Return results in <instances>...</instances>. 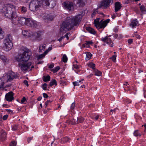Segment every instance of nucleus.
<instances>
[{
	"label": "nucleus",
	"instance_id": "69168bd1",
	"mask_svg": "<svg viewBox=\"0 0 146 146\" xmlns=\"http://www.w3.org/2000/svg\"><path fill=\"white\" fill-rule=\"evenodd\" d=\"M33 137H29L27 139V141L29 143H30L31 141L32 140Z\"/></svg>",
	"mask_w": 146,
	"mask_h": 146
},
{
	"label": "nucleus",
	"instance_id": "8fccbe9b",
	"mask_svg": "<svg viewBox=\"0 0 146 146\" xmlns=\"http://www.w3.org/2000/svg\"><path fill=\"white\" fill-rule=\"evenodd\" d=\"M18 128V126L17 125H13L12 127V129L13 130H16Z\"/></svg>",
	"mask_w": 146,
	"mask_h": 146
},
{
	"label": "nucleus",
	"instance_id": "13d9d810",
	"mask_svg": "<svg viewBox=\"0 0 146 146\" xmlns=\"http://www.w3.org/2000/svg\"><path fill=\"white\" fill-rule=\"evenodd\" d=\"M48 67L50 68H53L54 66V64H48Z\"/></svg>",
	"mask_w": 146,
	"mask_h": 146
},
{
	"label": "nucleus",
	"instance_id": "c03bdc74",
	"mask_svg": "<svg viewBox=\"0 0 146 146\" xmlns=\"http://www.w3.org/2000/svg\"><path fill=\"white\" fill-rule=\"evenodd\" d=\"M110 58L113 62H115L116 59V56L115 55H114Z\"/></svg>",
	"mask_w": 146,
	"mask_h": 146
},
{
	"label": "nucleus",
	"instance_id": "4d7b16f0",
	"mask_svg": "<svg viewBox=\"0 0 146 146\" xmlns=\"http://www.w3.org/2000/svg\"><path fill=\"white\" fill-rule=\"evenodd\" d=\"M8 117V115H6L3 116V120H7Z\"/></svg>",
	"mask_w": 146,
	"mask_h": 146
},
{
	"label": "nucleus",
	"instance_id": "2eb2a0df",
	"mask_svg": "<svg viewBox=\"0 0 146 146\" xmlns=\"http://www.w3.org/2000/svg\"><path fill=\"white\" fill-rule=\"evenodd\" d=\"M23 35L26 38H33V32L30 31L24 30L22 32Z\"/></svg>",
	"mask_w": 146,
	"mask_h": 146
},
{
	"label": "nucleus",
	"instance_id": "a211bd4d",
	"mask_svg": "<svg viewBox=\"0 0 146 146\" xmlns=\"http://www.w3.org/2000/svg\"><path fill=\"white\" fill-rule=\"evenodd\" d=\"M139 22L136 19H134L131 20L129 23L130 26L132 28H135L136 27L138 24Z\"/></svg>",
	"mask_w": 146,
	"mask_h": 146
},
{
	"label": "nucleus",
	"instance_id": "4468645a",
	"mask_svg": "<svg viewBox=\"0 0 146 146\" xmlns=\"http://www.w3.org/2000/svg\"><path fill=\"white\" fill-rule=\"evenodd\" d=\"M43 33L41 31H38L37 32H33V37H35L38 40H40L42 39V36Z\"/></svg>",
	"mask_w": 146,
	"mask_h": 146
},
{
	"label": "nucleus",
	"instance_id": "49530a36",
	"mask_svg": "<svg viewBox=\"0 0 146 146\" xmlns=\"http://www.w3.org/2000/svg\"><path fill=\"white\" fill-rule=\"evenodd\" d=\"M140 10L142 12L145 11V7L143 5H141L140 7Z\"/></svg>",
	"mask_w": 146,
	"mask_h": 146
},
{
	"label": "nucleus",
	"instance_id": "4c0bfd02",
	"mask_svg": "<svg viewBox=\"0 0 146 146\" xmlns=\"http://www.w3.org/2000/svg\"><path fill=\"white\" fill-rule=\"evenodd\" d=\"M68 58L66 54H64L62 57V61L64 62H67Z\"/></svg>",
	"mask_w": 146,
	"mask_h": 146
},
{
	"label": "nucleus",
	"instance_id": "412c9836",
	"mask_svg": "<svg viewBox=\"0 0 146 146\" xmlns=\"http://www.w3.org/2000/svg\"><path fill=\"white\" fill-rule=\"evenodd\" d=\"M121 7L120 3L118 2H116L115 6V12L116 13L119 10Z\"/></svg>",
	"mask_w": 146,
	"mask_h": 146
},
{
	"label": "nucleus",
	"instance_id": "6e6d98bb",
	"mask_svg": "<svg viewBox=\"0 0 146 146\" xmlns=\"http://www.w3.org/2000/svg\"><path fill=\"white\" fill-rule=\"evenodd\" d=\"M75 106V103L74 102L73 103L71 106L70 108L71 109L73 110L74 109Z\"/></svg>",
	"mask_w": 146,
	"mask_h": 146
},
{
	"label": "nucleus",
	"instance_id": "c756f323",
	"mask_svg": "<svg viewBox=\"0 0 146 146\" xmlns=\"http://www.w3.org/2000/svg\"><path fill=\"white\" fill-rule=\"evenodd\" d=\"M84 120V119L82 117H78L76 123H79L83 122Z\"/></svg>",
	"mask_w": 146,
	"mask_h": 146
},
{
	"label": "nucleus",
	"instance_id": "39448f33",
	"mask_svg": "<svg viewBox=\"0 0 146 146\" xmlns=\"http://www.w3.org/2000/svg\"><path fill=\"white\" fill-rule=\"evenodd\" d=\"M30 54L29 52H24L22 54H19L16 57V59L20 62H23L28 61L30 58Z\"/></svg>",
	"mask_w": 146,
	"mask_h": 146
},
{
	"label": "nucleus",
	"instance_id": "2f4dec72",
	"mask_svg": "<svg viewBox=\"0 0 146 146\" xmlns=\"http://www.w3.org/2000/svg\"><path fill=\"white\" fill-rule=\"evenodd\" d=\"M43 79L44 82H46L50 80V77L49 76H44L43 77Z\"/></svg>",
	"mask_w": 146,
	"mask_h": 146
},
{
	"label": "nucleus",
	"instance_id": "09e8293b",
	"mask_svg": "<svg viewBox=\"0 0 146 146\" xmlns=\"http://www.w3.org/2000/svg\"><path fill=\"white\" fill-rule=\"evenodd\" d=\"M5 111L7 112L8 113L12 114L13 113V111L10 109H5Z\"/></svg>",
	"mask_w": 146,
	"mask_h": 146
},
{
	"label": "nucleus",
	"instance_id": "a19ab883",
	"mask_svg": "<svg viewBox=\"0 0 146 146\" xmlns=\"http://www.w3.org/2000/svg\"><path fill=\"white\" fill-rule=\"evenodd\" d=\"M26 101V98L25 97H24L21 99V102L22 104H24L25 103Z\"/></svg>",
	"mask_w": 146,
	"mask_h": 146
},
{
	"label": "nucleus",
	"instance_id": "052dcab7",
	"mask_svg": "<svg viewBox=\"0 0 146 146\" xmlns=\"http://www.w3.org/2000/svg\"><path fill=\"white\" fill-rule=\"evenodd\" d=\"M86 41L87 43L88 44L89 46L90 44H92L93 43L92 41Z\"/></svg>",
	"mask_w": 146,
	"mask_h": 146
},
{
	"label": "nucleus",
	"instance_id": "603ef678",
	"mask_svg": "<svg viewBox=\"0 0 146 146\" xmlns=\"http://www.w3.org/2000/svg\"><path fill=\"white\" fill-rule=\"evenodd\" d=\"M2 33L3 31H2V29L0 28V39L2 38L3 36Z\"/></svg>",
	"mask_w": 146,
	"mask_h": 146
},
{
	"label": "nucleus",
	"instance_id": "e433bc0d",
	"mask_svg": "<svg viewBox=\"0 0 146 146\" xmlns=\"http://www.w3.org/2000/svg\"><path fill=\"white\" fill-rule=\"evenodd\" d=\"M98 13V11L97 9H95L93 13H92L91 17L92 18L94 17Z\"/></svg>",
	"mask_w": 146,
	"mask_h": 146
},
{
	"label": "nucleus",
	"instance_id": "b1692460",
	"mask_svg": "<svg viewBox=\"0 0 146 146\" xmlns=\"http://www.w3.org/2000/svg\"><path fill=\"white\" fill-rule=\"evenodd\" d=\"M93 72L94 73V75L96 76H100L102 75L101 72L97 69H94L93 70Z\"/></svg>",
	"mask_w": 146,
	"mask_h": 146
},
{
	"label": "nucleus",
	"instance_id": "0e129e2a",
	"mask_svg": "<svg viewBox=\"0 0 146 146\" xmlns=\"http://www.w3.org/2000/svg\"><path fill=\"white\" fill-rule=\"evenodd\" d=\"M128 43L129 44H131L133 42V40L132 39H129L128 40Z\"/></svg>",
	"mask_w": 146,
	"mask_h": 146
},
{
	"label": "nucleus",
	"instance_id": "c9c22d12",
	"mask_svg": "<svg viewBox=\"0 0 146 146\" xmlns=\"http://www.w3.org/2000/svg\"><path fill=\"white\" fill-rule=\"evenodd\" d=\"M88 66L89 67L93 69L94 70L95 69L94 68L95 66V65L93 63H89L88 64Z\"/></svg>",
	"mask_w": 146,
	"mask_h": 146
},
{
	"label": "nucleus",
	"instance_id": "dca6fc26",
	"mask_svg": "<svg viewBox=\"0 0 146 146\" xmlns=\"http://www.w3.org/2000/svg\"><path fill=\"white\" fill-rule=\"evenodd\" d=\"M5 98L6 100L9 102H11L13 100V92H11L6 94Z\"/></svg>",
	"mask_w": 146,
	"mask_h": 146
},
{
	"label": "nucleus",
	"instance_id": "864d4df0",
	"mask_svg": "<svg viewBox=\"0 0 146 146\" xmlns=\"http://www.w3.org/2000/svg\"><path fill=\"white\" fill-rule=\"evenodd\" d=\"M51 101L50 100H48L45 103V107L46 108L47 105L51 103Z\"/></svg>",
	"mask_w": 146,
	"mask_h": 146
},
{
	"label": "nucleus",
	"instance_id": "ddd939ff",
	"mask_svg": "<svg viewBox=\"0 0 146 146\" xmlns=\"http://www.w3.org/2000/svg\"><path fill=\"white\" fill-rule=\"evenodd\" d=\"M26 25L33 28H36L37 26L36 21L32 20L30 18H27Z\"/></svg>",
	"mask_w": 146,
	"mask_h": 146
},
{
	"label": "nucleus",
	"instance_id": "72a5a7b5",
	"mask_svg": "<svg viewBox=\"0 0 146 146\" xmlns=\"http://www.w3.org/2000/svg\"><path fill=\"white\" fill-rule=\"evenodd\" d=\"M60 69V68L59 66H58L52 69L51 71L54 73H55L57 72Z\"/></svg>",
	"mask_w": 146,
	"mask_h": 146
},
{
	"label": "nucleus",
	"instance_id": "ea45409f",
	"mask_svg": "<svg viewBox=\"0 0 146 146\" xmlns=\"http://www.w3.org/2000/svg\"><path fill=\"white\" fill-rule=\"evenodd\" d=\"M20 9L21 10V11L23 13H25L27 11V8L26 7L23 6Z\"/></svg>",
	"mask_w": 146,
	"mask_h": 146
},
{
	"label": "nucleus",
	"instance_id": "393cba45",
	"mask_svg": "<svg viewBox=\"0 0 146 146\" xmlns=\"http://www.w3.org/2000/svg\"><path fill=\"white\" fill-rule=\"evenodd\" d=\"M84 80V79H82L81 80H78L77 81L73 82V84L74 86H79L81 84L83 83L82 81Z\"/></svg>",
	"mask_w": 146,
	"mask_h": 146
},
{
	"label": "nucleus",
	"instance_id": "7c9ffc66",
	"mask_svg": "<svg viewBox=\"0 0 146 146\" xmlns=\"http://www.w3.org/2000/svg\"><path fill=\"white\" fill-rule=\"evenodd\" d=\"M86 56L85 58L86 60H89L91 58L92 54L89 52H87L86 53Z\"/></svg>",
	"mask_w": 146,
	"mask_h": 146
},
{
	"label": "nucleus",
	"instance_id": "6e6552de",
	"mask_svg": "<svg viewBox=\"0 0 146 146\" xmlns=\"http://www.w3.org/2000/svg\"><path fill=\"white\" fill-rule=\"evenodd\" d=\"M16 78L14 73L10 72L2 77V79L6 82L11 81L14 79Z\"/></svg>",
	"mask_w": 146,
	"mask_h": 146
},
{
	"label": "nucleus",
	"instance_id": "f8f14e48",
	"mask_svg": "<svg viewBox=\"0 0 146 146\" xmlns=\"http://www.w3.org/2000/svg\"><path fill=\"white\" fill-rule=\"evenodd\" d=\"M102 41L106 42L111 47H113L114 46L112 40L109 36H106L105 37H102L101 39Z\"/></svg>",
	"mask_w": 146,
	"mask_h": 146
},
{
	"label": "nucleus",
	"instance_id": "423d86ee",
	"mask_svg": "<svg viewBox=\"0 0 146 146\" xmlns=\"http://www.w3.org/2000/svg\"><path fill=\"white\" fill-rule=\"evenodd\" d=\"M3 46L5 49L6 51H8L11 50L13 47V43L9 36L5 38L4 39Z\"/></svg>",
	"mask_w": 146,
	"mask_h": 146
},
{
	"label": "nucleus",
	"instance_id": "bf43d9fd",
	"mask_svg": "<svg viewBox=\"0 0 146 146\" xmlns=\"http://www.w3.org/2000/svg\"><path fill=\"white\" fill-rule=\"evenodd\" d=\"M23 83L27 86H28V82L26 80H25L24 81Z\"/></svg>",
	"mask_w": 146,
	"mask_h": 146
},
{
	"label": "nucleus",
	"instance_id": "f3484780",
	"mask_svg": "<svg viewBox=\"0 0 146 146\" xmlns=\"http://www.w3.org/2000/svg\"><path fill=\"white\" fill-rule=\"evenodd\" d=\"M41 17L45 20L48 21H52L53 20V17L47 14H43L41 15Z\"/></svg>",
	"mask_w": 146,
	"mask_h": 146
},
{
	"label": "nucleus",
	"instance_id": "7ed1b4c3",
	"mask_svg": "<svg viewBox=\"0 0 146 146\" xmlns=\"http://www.w3.org/2000/svg\"><path fill=\"white\" fill-rule=\"evenodd\" d=\"M50 0H33L30 2L29 5L30 9L32 11H37L40 9L42 6H49Z\"/></svg>",
	"mask_w": 146,
	"mask_h": 146
},
{
	"label": "nucleus",
	"instance_id": "cd10ccee",
	"mask_svg": "<svg viewBox=\"0 0 146 146\" xmlns=\"http://www.w3.org/2000/svg\"><path fill=\"white\" fill-rule=\"evenodd\" d=\"M69 139L67 137H64L61 139V143H65L67 142H68Z\"/></svg>",
	"mask_w": 146,
	"mask_h": 146
},
{
	"label": "nucleus",
	"instance_id": "1a4fd4ad",
	"mask_svg": "<svg viewBox=\"0 0 146 146\" xmlns=\"http://www.w3.org/2000/svg\"><path fill=\"white\" fill-rule=\"evenodd\" d=\"M19 65L20 67L22 70L23 71L27 70L30 68V70H31L32 69L34 68V66L31 65V62L24 64L19 62Z\"/></svg>",
	"mask_w": 146,
	"mask_h": 146
},
{
	"label": "nucleus",
	"instance_id": "de8ad7c7",
	"mask_svg": "<svg viewBox=\"0 0 146 146\" xmlns=\"http://www.w3.org/2000/svg\"><path fill=\"white\" fill-rule=\"evenodd\" d=\"M47 84L46 83H44L42 86V87L44 90H46V89Z\"/></svg>",
	"mask_w": 146,
	"mask_h": 146
},
{
	"label": "nucleus",
	"instance_id": "a18cd8bd",
	"mask_svg": "<svg viewBox=\"0 0 146 146\" xmlns=\"http://www.w3.org/2000/svg\"><path fill=\"white\" fill-rule=\"evenodd\" d=\"M118 15L117 13H116V12L115 13V12L112 15V18L113 19H114L117 16H118Z\"/></svg>",
	"mask_w": 146,
	"mask_h": 146
},
{
	"label": "nucleus",
	"instance_id": "338daca9",
	"mask_svg": "<svg viewBox=\"0 0 146 146\" xmlns=\"http://www.w3.org/2000/svg\"><path fill=\"white\" fill-rule=\"evenodd\" d=\"M131 1V0H127L125 3L126 4H128Z\"/></svg>",
	"mask_w": 146,
	"mask_h": 146
},
{
	"label": "nucleus",
	"instance_id": "a878e982",
	"mask_svg": "<svg viewBox=\"0 0 146 146\" xmlns=\"http://www.w3.org/2000/svg\"><path fill=\"white\" fill-rule=\"evenodd\" d=\"M66 123H67L68 124H72L74 125L76 123V121L75 119H73L72 120H70L69 119L68 120L66 121Z\"/></svg>",
	"mask_w": 146,
	"mask_h": 146
},
{
	"label": "nucleus",
	"instance_id": "5701e85b",
	"mask_svg": "<svg viewBox=\"0 0 146 146\" xmlns=\"http://www.w3.org/2000/svg\"><path fill=\"white\" fill-rule=\"evenodd\" d=\"M86 29L89 33L93 34H94L96 33L94 29L90 27H87L86 28Z\"/></svg>",
	"mask_w": 146,
	"mask_h": 146
},
{
	"label": "nucleus",
	"instance_id": "9b49d317",
	"mask_svg": "<svg viewBox=\"0 0 146 146\" xmlns=\"http://www.w3.org/2000/svg\"><path fill=\"white\" fill-rule=\"evenodd\" d=\"M62 5L64 8L69 11L74 9L73 3L72 2L66 1L63 3Z\"/></svg>",
	"mask_w": 146,
	"mask_h": 146
},
{
	"label": "nucleus",
	"instance_id": "f03ea898",
	"mask_svg": "<svg viewBox=\"0 0 146 146\" xmlns=\"http://www.w3.org/2000/svg\"><path fill=\"white\" fill-rule=\"evenodd\" d=\"M17 8V7L13 4H0V12L3 13L5 17L11 19H15L16 17Z\"/></svg>",
	"mask_w": 146,
	"mask_h": 146
},
{
	"label": "nucleus",
	"instance_id": "f704fd0d",
	"mask_svg": "<svg viewBox=\"0 0 146 146\" xmlns=\"http://www.w3.org/2000/svg\"><path fill=\"white\" fill-rule=\"evenodd\" d=\"M54 84L55 85H57V82L55 80H53L50 82V86H52Z\"/></svg>",
	"mask_w": 146,
	"mask_h": 146
},
{
	"label": "nucleus",
	"instance_id": "4be33fe9",
	"mask_svg": "<svg viewBox=\"0 0 146 146\" xmlns=\"http://www.w3.org/2000/svg\"><path fill=\"white\" fill-rule=\"evenodd\" d=\"M49 7L50 8H52L56 5V2L54 0H50L49 1Z\"/></svg>",
	"mask_w": 146,
	"mask_h": 146
},
{
	"label": "nucleus",
	"instance_id": "79ce46f5",
	"mask_svg": "<svg viewBox=\"0 0 146 146\" xmlns=\"http://www.w3.org/2000/svg\"><path fill=\"white\" fill-rule=\"evenodd\" d=\"M52 49V46H51L49 47L48 49L46 50L44 52L45 54H47L48 53L50 50H51Z\"/></svg>",
	"mask_w": 146,
	"mask_h": 146
},
{
	"label": "nucleus",
	"instance_id": "58836bf2",
	"mask_svg": "<svg viewBox=\"0 0 146 146\" xmlns=\"http://www.w3.org/2000/svg\"><path fill=\"white\" fill-rule=\"evenodd\" d=\"M133 134L136 137L138 136H141V134L139 133L138 131V130L135 131L134 132Z\"/></svg>",
	"mask_w": 146,
	"mask_h": 146
},
{
	"label": "nucleus",
	"instance_id": "9d476101",
	"mask_svg": "<svg viewBox=\"0 0 146 146\" xmlns=\"http://www.w3.org/2000/svg\"><path fill=\"white\" fill-rule=\"evenodd\" d=\"M113 0H103L100 2L98 7L106 9L112 3Z\"/></svg>",
	"mask_w": 146,
	"mask_h": 146
},
{
	"label": "nucleus",
	"instance_id": "680f3d73",
	"mask_svg": "<svg viewBox=\"0 0 146 146\" xmlns=\"http://www.w3.org/2000/svg\"><path fill=\"white\" fill-rule=\"evenodd\" d=\"M70 33H67L64 36V37H66L67 40H68L69 39L68 37V35L70 34Z\"/></svg>",
	"mask_w": 146,
	"mask_h": 146
},
{
	"label": "nucleus",
	"instance_id": "aec40b11",
	"mask_svg": "<svg viewBox=\"0 0 146 146\" xmlns=\"http://www.w3.org/2000/svg\"><path fill=\"white\" fill-rule=\"evenodd\" d=\"M0 59L2 61L4 64H7L9 62V59L4 55H1L0 56Z\"/></svg>",
	"mask_w": 146,
	"mask_h": 146
},
{
	"label": "nucleus",
	"instance_id": "473e14b6",
	"mask_svg": "<svg viewBox=\"0 0 146 146\" xmlns=\"http://www.w3.org/2000/svg\"><path fill=\"white\" fill-rule=\"evenodd\" d=\"M46 54L44 52L43 54L37 55L36 56L38 60H40L42 58H44Z\"/></svg>",
	"mask_w": 146,
	"mask_h": 146
},
{
	"label": "nucleus",
	"instance_id": "3c124183",
	"mask_svg": "<svg viewBox=\"0 0 146 146\" xmlns=\"http://www.w3.org/2000/svg\"><path fill=\"white\" fill-rule=\"evenodd\" d=\"M16 143L15 141H13L11 142L9 146H16Z\"/></svg>",
	"mask_w": 146,
	"mask_h": 146
},
{
	"label": "nucleus",
	"instance_id": "37998d69",
	"mask_svg": "<svg viewBox=\"0 0 146 146\" xmlns=\"http://www.w3.org/2000/svg\"><path fill=\"white\" fill-rule=\"evenodd\" d=\"M74 68L76 69H80V66L77 64H74L73 65Z\"/></svg>",
	"mask_w": 146,
	"mask_h": 146
},
{
	"label": "nucleus",
	"instance_id": "6ab92c4d",
	"mask_svg": "<svg viewBox=\"0 0 146 146\" xmlns=\"http://www.w3.org/2000/svg\"><path fill=\"white\" fill-rule=\"evenodd\" d=\"M76 3L79 7H83L86 3V0H75Z\"/></svg>",
	"mask_w": 146,
	"mask_h": 146
},
{
	"label": "nucleus",
	"instance_id": "c85d7f7f",
	"mask_svg": "<svg viewBox=\"0 0 146 146\" xmlns=\"http://www.w3.org/2000/svg\"><path fill=\"white\" fill-rule=\"evenodd\" d=\"M5 82L4 80L2 79V77L0 78V88H3L4 87V83Z\"/></svg>",
	"mask_w": 146,
	"mask_h": 146
},
{
	"label": "nucleus",
	"instance_id": "20e7f679",
	"mask_svg": "<svg viewBox=\"0 0 146 146\" xmlns=\"http://www.w3.org/2000/svg\"><path fill=\"white\" fill-rule=\"evenodd\" d=\"M100 18H98L95 19L94 21L95 26L98 30L104 28L110 21L109 19L104 21H103V20L100 21Z\"/></svg>",
	"mask_w": 146,
	"mask_h": 146
},
{
	"label": "nucleus",
	"instance_id": "f257e3e1",
	"mask_svg": "<svg viewBox=\"0 0 146 146\" xmlns=\"http://www.w3.org/2000/svg\"><path fill=\"white\" fill-rule=\"evenodd\" d=\"M82 15L78 14L75 16L67 17L62 24L60 28V33L63 34L73 29L74 26H78L80 23Z\"/></svg>",
	"mask_w": 146,
	"mask_h": 146
},
{
	"label": "nucleus",
	"instance_id": "bb28decb",
	"mask_svg": "<svg viewBox=\"0 0 146 146\" xmlns=\"http://www.w3.org/2000/svg\"><path fill=\"white\" fill-rule=\"evenodd\" d=\"M46 48V44H44L40 45L39 46V52H42L43 50H44Z\"/></svg>",
	"mask_w": 146,
	"mask_h": 146
},
{
	"label": "nucleus",
	"instance_id": "e2e57ef3",
	"mask_svg": "<svg viewBox=\"0 0 146 146\" xmlns=\"http://www.w3.org/2000/svg\"><path fill=\"white\" fill-rule=\"evenodd\" d=\"M43 96L44 97V98H48V95L46 93H44L43 94Z\"/></svg>",
	"mask_w": 146,
	"mask_h": 146
},
{
	"label": "nucleus",
	"instance_id": "774afa93",
	"mask_svg": "<svg viewBox=\"0 0 146 146\" xmlns=\"http://www.w3.org/2000/svg\"><path fill=\"white\" fill-rule=\"evenodd\" d=\"M42 98L41 96H39L37 98V100L38 101H40L41 100Z\"/></svg>",
	"mask_w": 146,
	"mask_h": 146
},
{
	"label": "nucleus",
	"instance_id": "0eeeda50",
	"mask_svg": "<svg viewBox=\"0 0 146 146\" xmlns=\"http://www.w3.org/2000/svg\"><path fill=\"white\" fill-rule=\"evenodd\" d=\"M16 17L15 19H11L9 18L12 21V22L15 25L18 24L21 25H26V21H27V18L24 17H19L18 19H17V15L16 14Z\"/></svg>",
	"mask_w": 146,
	"mask_h": 146
},
{
	"label": "nucleus",
	"instance_id": "5fc2aeb1",
	"mask_svg": "<svg viewBox=\"0 0 146 146\" xmlns=\"http://www.w3.org/2000/svg\"><path fill=\"white\" fill-rule=\"evenodd\" d=\"M84 46V47L90 48V46L88 45V44L87 43V41H86L85 43L83 44Z\"/></svg>",
	"mask_w": 146,
	"mask_h": 146
}]
</instances>
